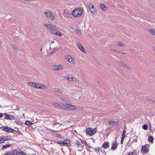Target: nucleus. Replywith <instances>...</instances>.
I'll return each instance as SVG.
<instances>
[{
    "label": "nucleus",
    "mask_w": 155,
    "mask_h": 155,
    "mask_svg": "<svg viewBox=\"0 0 155 155\" xmlns=\"http://www.w3.org/2000/svg\"><path fill=\"white\" fill-rule=\"evenodd\" d=\"M50 12H51L50 11L48 10L45 12V14L46 17L48 18H49V16L50 15Z\"/></svg>",
    "instance_id": "nucleus-28"
},
{
    "label": "nucleus",
    "mask_w": 155,
    "mask_h": 155,
    "mask_svg": "<svg viewBox=\"0 0 155 155\" xmlns=\"http://www.w3.org/2000/svg\"><path fill=\"white\" fill-rule=\"evenodd\" d=\"M4 113H0V118H1L2 117L3 115H4Z\"/></svg>",
    "instance_id": "nucleus-53"
},
{
    "label": "nucleus",
    "mask_w": 155,
    "mask_h": 155,
    "mask_svg": "<svg viewBox=\"0 0 155 155\" xmlns=\"http://www.w3.org/2000/svg\"><path fill=\"white\" fill-rule=\"evenodd\" d=\"M57 124H59L60 126H61V125H62V124H61V123H59V122H55L54 123L55 125H57Z\"/></svg>",
    "instance_id": "nucleus-46"
},
{
    "label": "nucleus",
    "mask_w": 155,
    "mask_h": 155,
    "mask_svg": "<svg viewBox=\"0 0 155 155\" xmlns=\"http://www.w3.org/2000/svg\"><path fill=\"white\" fill-rule=\"evenodd\" d=\"M117 142L115 141V143H113L112 145L111 149L113 150H115L117 148Z\"/></svg>",
    "instance_id": "nucleus-19"
},
{
    "label": "nucleus",
    "mask_w": 155,
    "mask_h": 155,
    "mask_svg": "<svg viewBox=\"0 0 155 155\" xmlns=\"http://www.w3.org/2000/svg\"><path fill=\"white\" fill-rule=\"evenodd\" d=\"M81 147V149H78V150L79 151H81L82 150L84 147V146L81 144H80L79 147Z\"/></svg>",
    "instance_id": "nucleus-43"
},
{
    "label": "nucleus",
    "mask_w": 155,
    "mask_h": 155,
    "mask_svg": "<svg viewBox=\"0 0 155 155\" xmlns=\"http://www.w3.org/2000/svg\"><path fill=\"white\" fill-rule=\"evenodd\" d=\"M126 133V130H124L121 136H126V135H125Z\"/></svg>",
    "instance_id": "nucleus-45"
},
{
    "label": "nucleus",
    "mask_w": 155,
    "mask_h": 155,
    "mask_svg": "<svg viewBox=\"0 0 155 155\" xmlns=\"http://www.w3.org/2000/svg\"><path fill=\"white\" fill-rule=\"evenodd\" d=\"M57 143H58V144H62V145L64 144V141H58V142H57Z\"/></svg>",
    "instance_id": "nucleus-42"
},
{
    "label": "nucleus",
    "mask_w": 155,
    "mask_h": 155,
    "mask_svg": "<svg viewBox=\"0 0 155 155\" xmlns=\"http://www.w3.org/2000/svg\"><path fill=\"white\" fill-rule=\"evenodd\" d=\"M63 15L64 17L69 18L71 16V14L68 10H64L63 12Z\"/></svg>",
    "instance_id": "nucleus-10"
},
{
    "label": "nucleus",
    "mask_w": 155,
    "mask_h": 155,
    "mask_svg": "<svg viewBox=\"0 0 155 155\" xmlns=\"http://www.w3.org/2000/svg\"><path fill=\"white\" fill-rule=\"evenodd\" d=\"M65 104L59 102V104H58V106H57V108L62 109H65Z\"/></svg>",
    "instance_id": "nucleus-13"
},
{
    "label": "nucleus",
    "mask_w": 155,
    "mask_h": 155,
    "mask_svg": "<svg viewBox=\"0 0 155 155\" xmlns=\"http://www.w3.org/2000/svg\"><path fill=\"white\" fill-rule=\"evenodd\" d=\"M92 4H91V3H90L88 4V6L89 7V8H91V7Z\"/></svg>",
    "instance_id": "nucleus-49"
},
{
    "label": "nucleus",
    "mask_w": 155,
    "mask_h": 155,
    "mask_svg": "<svg viewBox=\"0 0 155 155\" xmlns=\"http://www.w3.org/2000/svg\"><path fill=\"white\" fill-rule=\"evenodd\" d=\"M76 79L73 77H71L70 79L69 80V81H73L74 82H76Z\"/></svg>",
    "instance_id": "nucleus-35"
},
{
    "label": "nucleus",
    "mask_w": 155,
    "mask_h": 155,
    "mask_svg": "<svg viewBox=\"0 0 155 155\" xmlns=\"http://www.w3.org/2000/svg\"><path fill=\"white\" fill-rule=\"evenodd\" d=\"M97 132L96 128L92 129L91 127L86 129V133L87 135L92 136L94 134Z\"/></svg>",
    "instance_id": "nucleus-2"
},
{
    "label": "nucleus",
    "mask_w": 155,
    "mask_h": 155,
    "mask_svg": "<svg viewBox=\"0 0 155 155\" xmlns=\"http://www.w3.org/2000/svg\"><path fill=\"white\" fill-rule=\"evenodd\" d=\"M1 129L7 133H11L13 132L14 129L7 126L1 127Z\"/></svg>",
    "instance_id": "nucleus-3"
},
{
    "label": "nucleus",
    "mask_w": 155,
    "mask_h": 155,
    "mask_svg": "<svg viewBox=\"0 0 155 155\" xmlns=\"http://www.w3.org/2000/svg\"><path fill=\"white\" fill-rule=\"evenodd\" d=\"M137 155V153L136 152H134V155Z\"/></svg>",
    "instance_id": "nucleus-63"
},
{
    "label": "nucleus",
    "mask_w": 155,
    "mask_h": 155,
    "mask_svg": "<svg viewBox=\"0 0 155 155\" xmlns=\"http://www.w3.org/2000/svg\"><path fill=\"white\" fill-rule=\"evenodd\" d=\"M4 155H10V153L9 152H7L5 154H4Z\"/></svg>",
    "instance_id": "nucleus-54"
},
{
    "label": "nucleus",
    "mask_w": 155,
    "mask_h": 155,
    "mask_svg": "<svg viewBox=\"0 0 155 155\" xmlns=\"http://www.w3.org/2000/svg\"><path fill=\"white\" fill-rule=\"evenodd\" d=\"M54 91L55 92L60 94H62V91H61V89L59 88H54Z\"/></svg>",
    "instance_id": "nucleus-20"
},
{
    "label": "nucleus",
    "mask_w": 155,
    "mask_h": 155,
    "mask_svg": "<svg viewBox=\"0 0 155 155\" xmlns=\"http://www.w3.org/2000/svg\"><path fill=\"white\" fill-rule=\"evenodd\" d=\"M100 6L101 8L103 10H105L106 9V7L105 5L102 4H100Z\"/></svg>",
    "instance_id": "nucleus-25"
},
{
    "label": "nucleus",
    "mask_w": 155,
    "mask_h": 155,
    "mask_svg": "<svg viewBox=\"0 0 155 155\" xmlns=\"http://www.w3.org/2000/svg\"><path fill=\"white\" fill-rule=\"evenodd\" d=\"M64 144H69L70 143V140L68 139L65 140H64Z\"/></svg>",
    "instance_id": "nucleus-29"
},
{
    "label": "nucleus",
    "mask_w": 155,
    "mask_h": 155,
    "mask_svg": "<svg viewBox=\"0 0 155 155\" xmlns=\"http://www.w3.org/2000/svg\"><path fill=\"white\" fill-rule=\"evenodd\" d=\"M76 107L69 104H66L65 109L67 110H74L76 109Z\"/></svg>",
    "instance_id": "nucleus-4"
},
{
    "label": "nucleus",
    "mask_w": 155,
    "mask_h": 155,
    "mask_svg": "<svg viewBox=\"0 0 155 155\" xmlns=\"http://www.w3.org/2000/svg\"><path fill=\"white\" fill-rule=\"evenodd\" d=\"M142 128L144 130H147L148 128L147 125L145 124L143 125Z\"/></svg>",
    "instance_id": "nucleus-37"
},
{
    "label": "nucleus",
    "mask_w": 155,
    "mask_h": 155,
    "mask_svg": "<svg viewBox=\"0 0 155 155\" xmlns=\"http://www.w3.org/2000/svg\"><path fill=\"white\" fill-rule=\"evenodd\" d=\"M141 150L142 152L145 153H147L149 151L148 148L145 146H142Z\"/></svg>",
    "instance_id": "nucleus-16"
},
{
    "label": "nucleus",
    "mask_w": 155,
    "mask_h": 155,
    "mask_svg": "<svg viewBox=\"0 0 155 155\" xmlns=\"http://www.w3.org/2000/svg\"><path fill=\"white\" fill-rule=\"evenodd\" d=\"M95 150L96 151H98L100 149V148H99V147H96L95 148H94Z\"/></svg>",
    "instance_id": "nucleus-51"
},
{
    "label": "nucleus",
    "mask_w": 155,
    "mask_h": 155,
    "mask_svg": "<svg viewBox=\"0 0 155 155\" xmlns=\"http://www.w3.org/2000/svg\"><path fill=\"white\" fill-rule=\"evenodd\" d=\"M124 140L123 139H121V144H123V141H124Z\"/></svg>",
    "instance_id": "nucleus-59"
},
{
    "label": "nucleus",
    "mask_w": 155,
    "mask_h": 155,
    "mask_svg": "<svg viewBox=\"0 0 155 155\" xmlns=\"http://www.w3.org/2000/svg\"><path fill=\"white\" fill-rule=\"evenodd\" d=\"M153 138L152 136H149L148 137V140L149 141L151 142L152 143L153 142Z\"/></svg>",
    "instance_id": "nucleus-32"
},
{
    "label": "nucleus",
    "mask_w": 155,
    "mask_h": 155,
    "mask_svg": "<svg viewBox=\"0 0 155 155\" xmlns=\"http://www.w3.org/2000/svg\"><path fill=\"white\" fill-rule=\"evenodd\" d=\"M149 32L155 35V30L153 29H150L149 30Z\"/></svg>",
    "instance_id": "nucleus-33"
},
{
    "label": "nucleus",
    "mask_w": 155,
    "mask_h": 155,
    "mask_svg": "<svg viewBox=\"0 0 155 155\" xmlns=\"http://www.w3.org/2000/svg\"><path fill=\"white\" fill-rule=\"evenodd\" d=\"M55 52V50H54V51H52V52H51V53L50 54L49 56H51V54H53Z\"/></svg>",
    "instance_id": "nucleus-50"
},
{
    "label": "nucleus",
    "mask_w": 155,
    "mask_h": 155,
    "mask_svg": "<svg viewBox=\"0 0 155 155\" xmlns=\"http://www.w3.org/2000/svg\"><path fill=\"white\" fill-rule=\"evenodd\" d=\"M101 152L102 153H104L105 152V150H101Z\"/></svg>",
    "instance_id": "nucleus-62"
},
{
    "label": "nucleus",
    "mask_w": 155,
    "mask_h": 155,
    "mask_svg": "<svg viewBox=\"0 0 155 155\" xmlns=\"http://www.w3.org/2000/svg\"><path fill=\"white\" fill-rule=\"evenodd\" d=\"M77 45L78 48L80 49L84 53L86 52L82 44L81 43L78 42L77 43Z\"/></svg>",
    "instance_id": "nucleus-8"
},
{
    "label": "nucleus",
    "mask_w": 155,
    "mask_h": 155,
    "mask_svg": "<svg viewBox=\"0 0 155 155\" xmlns=\"http://www.w3.org/2000/svg\"><path fill=\"white\" fill-rule=\"evenodd\" d=\"M61 100H62V101H65V99H64V97H61Z\"/></svg>",
    "instance_id": "nucleus-57"
},
{
    "label": "nucleus",
    "mask_w": 155,
    "mask_h": 155,
    "mask_svg": "<svg viewBox=\"0 0 155 155\" xmlns=\"http://www.w3.org/2000/svg\"><path fill=\"white\" fill-rule=\"evenodd\" d=\"M38 88H40L41 89H47V87L45 85H44L43 84L40 83H38Z\"/></svg>",
    "instance_id": "nucleus-15"
},
{
    "label": "nucleus",
    "mask_w": 155,
    "mask_h": 155,
    "mask_svg": "<svg viewBox=\"0 0 155 155\" xmlns=\"http://www.w3.org/2000/svg\"><path fill=\"white\" fill-rule=\"evenodd\" d=\"M86 149L87 151H89L90 152H91V150H90V147L88 145H87V146H86Z\"/></svg>",
    "instance_id": "nucleus-36"
},
{
    "label": "nucleus",
    "mask_w": 155,
    "mask_h": 155,
    "mask_svg": "<svg viewBox=\"0 0 155 155\" xmlns=\"http://www.w3.org/2000/svg\"><path fill=\"white\" fill-rule=\"evenodd\" d=\"M3 142V140L2 137H0V144L1 143Z\"/></svg>",
    "instance_id": "nucleus-47"
},
{
    "label": "nucleus",
    "mask_w": 155,
    "mask_h": 155,
    "mask_svg": "<svg viewBox=\"0 0 155 155\" xmlns=\"http://www.w3.org/2000/svg\"><path fill=\"white\" fill-rule=\"evenodd\" d=\"M70 78H71L69 77L67 78V79L69 81V80H70Z\"/></svg>",
    "instance_id": "nucleus-61"
},
{
    "label": "nucleus",
    "mask_w": 155,
    "mask_h": 155,
    "mask_svg": "<svg viewBox=\"0 0 155 155\" xmlns=\"http://www.w3.org/2000/svg\"><path fill=\"white\" fill-rule=\"evenodd\" d=\"M117 45L120 47H123L124 46V45L123 43H120V42H118Z\"/></svg>",
    "instance_id": "nucleus-38"
},
{
    "label": "nucleus",
    "mask_w": 155,
    "mask_h": 155,
    "mask_svg": "<svg viewBox=\"0 0 155 155\" xmlns=\"http://www.w3.org/2000/svg\"><path fill=\"white\" fill-rule=\"evenodd\" d=\"M124 140L123 139H121V144H123V141H124Z\"/></svg>",
    "instance_id": "nucleus-60"
},
{
    "label": "nucleus",
    "mask_w": 155,
    "mask_h": 155,
    "mask_svg": "<svg viewBox=\"0 0 155 155\" xmlns=\"http://www.w3.org/2000/svg\"><path fill=\"white\" fill-rule=\"evenodd\" d=\"M125 136H121V139L124 140V138H125Z\"/></svg>",
    "instance_id": "nucleus-56"
},
{
    "label": "nucleus",
    "mask_w": 155,
    "mask_h": 155,
    "mask_svg": "<svg viewBox=\"0 0 155 155\" xmlns=\"http://www.w3.org/2000/svg\"><path fill=\"white\" fill-rule=\"evenodd\" d=\"M137 138H136V139H133V141L134 142H137Z\"/></svg>",
    "instance_id": "nucleus-52"
},
{
    "label": "nucleus",
    "mask_w": 155,
    "mask_h": 155,
    "mask_svg": "<svg viewBox=\"0 0 155 155\" xmlns=\"http://www.w3.org/2000/svg\"><path fill=\"white\" fill-rule=\"evenodd\" d=\"M51 32H52L53 34H54V35H58L59 36H62V34L57 29H56L55 30H54L53 31H51Z\"/></svg>",
    "instance_id": "nucleus-11"
},
{
    "label": "nucleus",
    "mask_w": 155,
    "mask_h": 155,
    "mask_svg": "<svg viewBox=\"0 0 155 155\" xmlns=\"http://www.w3.org/2000/svg\"><path fill=\"white\" fill-rule=\"evenodd\" d=\"M56 28H57L56 27V26H54V25H51V27L50 28V29H51V31H54V30H55L56 29Z\"/></svg>",
    "instance_id": "nucleus-30"
},
{
    "label": "nucleus",
    "mask_w": 155,
    "mask_h": 155,
    "mask_svg": "<svg viewBox=\"0 0 155 155\" xmlns=\"http://www.w3.org/2000/svg\"><path fill=\"white\" fill-rule=\"evenodd\" d=\"M80 144L79 141L78 140H77L74 143V145L75 147H79Z\"/></svg>",
    "instance_id": "nucleus-27"
},
{
    "label": "nucleus",
    "mask_w": 155,
    "mask_h": 155,
    "mask_svg": "<svg viewBox=\"0 0 155 155\" xmlns=\"http://www.w3.org/2000/svg\"><path fill=\"white\" fill-rule=\"evenodd\" d=\"M28 85L33 87L38 88V83L33 82H29Z\"/></svg>",
    "instance_id": "nucleus-12"
},
{
    "label": "nucleus",
    "mask_w": 155,
    "mask_h": 155,
    "mask_svg": "<svg viewBox=\"0 0 155 155\" xmlns=\"http://www.w3.org/2000/svg\"><path fill=\"white\" fill-rule=\"evenodd\" d=\"M58 104H59V102H54L52 104V105L54 107H57L58 106Z\"/></svg>",
    "instance_id": "nucleus-31"
},
{
    "label": "nucleus",
    "mask_w": 155,
    "mask_h": 155,
    "mask_svg": "<svg viewBox=\"0 0 155 155\" xmlns=\"http://www.w3.org/2000/svg\"><path fill=\"white\" fill-rule=\"evenodd\" d=\"M25 124L27 125L30 126L32 125L33 123L30 121L26 120L25 123Z\"/></svg>",
    "instance_id": "nucleus-26"
},
{
    "label": "nucleus",
    "mask_w": 155,
    "mask_h": 155,
    "mask_svg": "<svg viewBox=\"0 0 155 155\" xmlns=\"http://www.w3.org/2000/svg\"><path fill=\"white\" fill-rule=\"evenodd\" d=\"M109 124L111 125L112 126L117 125L118 122L115 121H113L111 120H110L108 121Z\"/></svg>",
    "instance_id": "nucleus-17"
},
{
    "label": "nucleus",
    "mask_w": 155,
    "mask_h": 155,
    "mask_svg": "<svg viewBox=\"0 0 155 155\" xmlns=\"http://www.w3.org/2000/svg\"><path fill=\"white\" fill-rule=\"evenodd\" d=\"M12 145L9 144H7L5 145H3L2 147V150L7 148L8 147H9Z\"/></svg>",
    "instance_id": "nucleus-23"
},
{
    "label": "nucleus",
    "mask_w": 155,
    "mask_h": 155,
    "mask_svg": "<svg viewBox=\"0 0 155 155\" xmlns=\"http://www.w3.org/2000/svg\"><path fill=\"white\" fill-rule=\"evenodd\" d=\"M81 142L82 144L85 145L86 146H87V145H88L86 141H82Z\"/></svg>",
    "instance_id": "nucleus-44"
},
{
    "label": "nucleus",
    "mask_w": 155,
    "mask_h": 155,
    "mask_svg": "<svg viewBox=\"0 0 155 155\" xmlns=\"http://www.w3.org/2000/svg\"><path fill=\"white\" fill-rule=\"evenodd\" d=\"M51 131L53 132H54V133H56L58 132V131H54V130H51Z\"/></svg>",
    "instance_id": "nucleus-58"
},
{
    "label": "nucleus",
    "mask_w": 155,
    "mask_h": 155,
    "mask_svg": "<svg viewBox=\"0 0 155 155\" xmlns=\"http://www.w3.org/2000/svg\"><path fill=\"white\" fill-rule=\"evenodd\" d=\"M128 155H133L134 152H128Z\"/></svg>",
    "instance_id": "nucleus-48"
},
{
    "label": "nucleus",
    "mask_w": 155,
    "mask_h": 155,
    "mask_svg": "<svg viewBox=\"0 0 155 155\" xmlns=\"http://www.w3.org/2000/svg\"><path fill=\"white\" fill-rule=\"evenodd\" d=\"M2 138H3V142L9 140V139L7 137H6V136L3 137Z\"/></svg>",
    "instance_id": "nucleus-34"
},
{
    "label": "nucleus",
    "mask_w": 155,
    "mask_h": 155,
    "mask_svg": "<svg viewBox=\"0 0 155 155\" xmlns=\"http://www.w3.org/2000/svg\"><path fill=\"white\" fill-rule=\"evenodd\" d=\"M51 25H49V24H45V25H44V26L49 28H50V27H51Z\"/></svg>",
    "instance_id": "nucleus-40"
},
{
    "label": "nucleus",
    "mask_w": 155,
    "mask_h": 155,
    "mask_svg": "<svg viewBox=\"0 0 155 155\" xmlns=\"http://www.w3.org/2000/svg\"><path fill=\"white\" fill-rule=\"evenodd\" d=\"M109 143L108 142H104L102 145V147L104 149L108 148L109 147Z\"/></svg>",
    "instance_id": "nucleus-14"
},
{
    "label": "nucleus",
    "mask_w": 155,
    "mask_h": 155,
    "mask_svg": "<svg viewBox=\"0 0 155 155\" xmlns=\"http://www.w3.org/2000/svg\"><path fill=\"white\" fill-rule=\"evenodd\" d=\"M115 51L117 53H120V51H118V50H114L113 51Z\"/></svg>",
    "instance_id": "nucleus-55"
},
{
    "label": "nucleus",
    "mask_w": 155,
    "mask_h": 155,
    "mask_svg": "<svg viewBox=\"0 0 155 155\" xmlns=\"http://www.w3.org/2000/svg\"><path fill=\"white\" fill-rule=\"evenodd\" d=\"M76 32L77 33H78L80 35H81L82 34V33H81V31L78 29H77L76 30Z\"/></svg>",
    "instance_id": "nucleus-41"
},
{
    "label": "nucleus",
    "mask_w": 155,
    "mask_h": 155,
    "mask_svg": "<svg viewBox=\"0 0 155 155\" xmlns=\"http://www.w3.org/2000/svg\"><path fill=\"white\" fill-rule=\"evenodd\" d=\"M4 115L5 119L12 120L15 118V116L11 114H8L6 113H4Z\"/></svg>",
    "instance_id": "nucleus-6"
},
{
    "label": "nucleus",
    "mask_w": 155,
    "mask_h": 155,
    "mask_svg": "<svg viewBox=\"0 0 155 155\" xmlns=\"http://www.w3.org/2000/svg\"><path fill=\"white\" fill-rule=\"evenodd\" d=\"M16 155H26L25 153H24V152L22 151H17L16 152Z\"/></svg>",
    "instance_id": "nucleus-22"
},
{
    "label": "nucleus",
    "mask_w": 155,
    "mask_h": 155,
    "mask_svg": "<svg viewBox=\"0 0 155 155\" xmlns=\"http://www.w3.org/2000/svg\"><path fill=\"white\" fill-rule=\"evenodd\" d=\"M118 63L120 66L127 68L128 70H130L131 69V67H130L127 66L126 64H125L124 62H123L122 61H119Z\"/></svg>",
    "instance_id": "nucleus-9"
},
{
    "label": "nucleus",
    "mask_w": 155,
    "mask_h": 155,
    "mask_svg": "<svg viewBox=\"0 0 155 155\" xmlns=\"http://www.w3.org/2000/svg\"><path fill=\"white\" fill-rule=\"evenodd\" d=\"M12 48L14 49V53H15L16 54H17V52L19 51V49H18L17 47L15 45H13L12 46Z\"/></svg>",
    "instance_id": "nucleus-24"
},
{
    "label": "nucleus",
    "mask_w": 155,
    "mask_h": 155,
    "mask_svg": "<svg viewBox=\"0 0 155 155\" xmlns=\"http://www.w3.org/2000/svg\"><path fill=\"white\" fill-rule=\"evenodd\" d=\"M83 10L81 8H75L72 12L71 14L74 17H79L82 14Z\"/></svg>",
    "instance_id": "nucleus-1"
},
{
    "label": "nucleus",
    "mask_w": 155,
    "mask_h": 155,
    "mask_svg": "<svg viewBox=\"0 0 155 155\" xmlns=\"http://www.w3.org/2000/svg\"><path fill=\"white\" fill-rule=\"evenodd\" d=\"M56 137L58 138H61L62 136L59 134H55Z\"/></svg>",
    "instance_id": "nucleus-39"
},
{
    "label": "nucleus",
    "mask_w": 155,
    "mask_h": 155,
    "mask_svg": "<svg viewBox=\"0 0 155 155\" xmlns=\"http://www.w3.org/2000/svg\"><path fill=\"white\" fill-rule=\"evenodd\" d=\"M62 67L61 65H54L52 67V69L54 71L60 70L62 69Z\"/></svg>",
    "instance_id": "nucleus-5"
},
{
    "label": "nucleus",
    "mask_w": 155,
    "mask_h": 155,
    "mask_svg": "<svg viewBox=\"0 0 155 155\" xmlns=\"http://www.w3.org/2000/svg\"><path fill=\"white\" fill-rule=\"evenodd\" d=\"M89 9L92 14H94L96 12L95 7L93 4L92 5L91 7V8H90Z\"/></svg>",
    "instance_id": "nucleus-18"
},
{
    "label": "nucleus",
    "mask_w": 155,
    "mask_h": 155,
    "mask_svg": "<svg viewBox=\"0 0 155 155\" xmlns=\"http://www.w3.org/2000/svg\"><path fill=\"white\" fill-rule=\"evenodd\" d=\"M50 15L49 16V18H50L53 20H54L55 19V17L53 13L51 12H50Z\"/></svg>",
    "instance_id": "nucleus-21"
},
{
    "label": "nucleus",
    "mask_w": 155,
    "mask_h": 155,
    "mask_svg": "<svg viewBox=\"0 0 155 155\" xmlns=\"http://www.w3.org/2000/svg\"><path fill=\"white\" fill-rule=\"evenodd\" d=\"M65 58L67 61L70 62L71 63L74 64V58H72L70 55H66L65 57Z\"/></svg>",
    "instance_id": "nucleus-7"
},
{
    "label": "nucleus",
    "mask_w": 155,
    "mask_h": 155,
    "mask_svg": "<svg viewBox=\"0 0 155 155\" xmlns=\"http://www.w3.org/2000/svg\"><path fill=\"white\" fill-rule=\"evenodd\" d=\"M153 50L155 51V46H154L153 47Z\"/></svg>",
    "instance_id": "nucleus-64"
}]
</instances>
